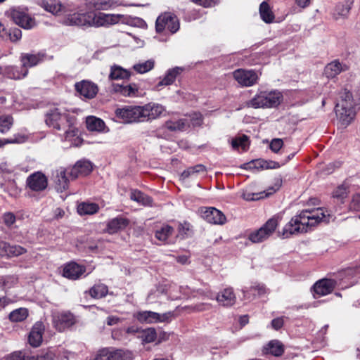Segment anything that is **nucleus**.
<instances>
[{
	"instance_id": "obj_1",
	"label": "nucleus",
	"mask_w": 360,
	"mask_h": 360,
	"mask_svg": "<svg viewBox=\"0 0 360 360\" xmlns=\"http://www.w3.org/2000/svg\"><path fill=\"white\" fill-rule=\"evenodd\" d=\"M166 108L160 103L150 102L143 106H126L115 110L116 117L122 122H143L159 118Z\"/></svg>"
},
{
	"instance_id": "obj_2",
	"label": "nucleus",
	"mask_w": 360,
	"mask_h": 360,
	"mask_svg": "<svg viewBox=\"0 0 360 360\" xmlns=\"http://www.w3.org/2000/svg\"><path fill=\"white\" fill-rule=\"evenodd\" d=\"M329 215H326L321 207L312 210H304L295 216L284 226L283 236H289L307 232L311 227L316 226L321 221H328Z\"/></svg>"
},
{
	"instance_id": "obj_3",
	"label": "nucleus",
	"mask_w": 360,
	"mask_h": 360,
	"mask_svg": "<svg viewBox=\"0 0 360 360\" xmlns=\"http://www.w3.org/2000/svg\"><path fill=\"white\" fill-rule=\"evenodd\" d=\"M360 109V97L344 89L340 93V100L335 106L338 119L342 125L348 126L355 118Z\"/></svg>"
},
{
	"instance_id": "obj_4",
	"label": "nucleus",
	"mask_w": 360,
	"mask_h": 360,
	"mask_svg": "<svg viewBox=\"0 0 360 360\" xmlns=\"http://www.w3.org/2000/svg\"><path fill=\"white\" fill-rule=\"evenodd\" d=\"M283 98V94L278 90L259 91L247 102L246 105L253 108H276L281 104Z\"/></svg>"
},
{
	"instance_id": "obj_5",
	"label": "nucleus",
	"mask_w": 360,
	"mask_h": 360,
	"mask_svg": "<svg viewBox=\"0 0 360 360\" xmlns=\"http://www.w3.org/2000/svg\"><path fill=\"white\" fill-rule=\"evenodd\" d=\"M74 121H75V117L71 116L63 108H52L45 114L46 124L49 127L58 131L67 129L68 125Z\"/></svg>"
},
{
	"instance_id": "obj_6",
	"label": "nucleus",
	"mask_w": 360,
	"mask_h": 360,
	"mask_svg": "<svg viewBox=\"0 0 360 360\" xmlns=\"http://www.w3.org/2000/svg\"><path fill=\"white\" fill-rule=\"evenodd\" d=\"M93 167L91 162L88 160H79L68 169H61L59 172L58 181L60 189H65L68 187L69 179H74L80 176H86L91 173Z\"/></svg>"
},
{
	"instance_id": "obj_7",
	"label": "nucleus",
	"mask_w": 360,
	"mask_h": 360,
	"mask_svg": "<svg viewBox=\"0 0 360 360\" xmlns=\"http://www.w3.org/2000/svg\"><path fill=\"white\" fill-rule=\"evenodd\" d=\"M279 221L278 216L271 217L262 227L248 235L249 240L252 243H260L266 240L275 232Z\"/></svg>"
},
{
	"instance_id": "obj_8",
	"label": "nucleus",
	"mask_w": 360,
	"mask_h": 360,
	"mask_svg": "<svg viewBox=\"0 0 360 360\" xmlns=\"http://www.w3.org/2000/svg\"><path fill=\"white\" fill-rule=\"evenodd\" d=\"M279 221L278 216L271 217L262 227L248 235L249 240L252 243H260L266 240L275 232Z\"/></svg>"
},
{
	"instance_id": "obj_9",
	"label": "nucleus",
	"mask_w": 360,
	"mask_h": 360,
	"mask_svg": "<svg viewBox=\"0 0 360 360\" xmlns=\"http://www.w3.org/2000/svg\"><path fill=\"white\" fill-rule=\"evenodd\" d=\"M157 32L160 33L168 30L172 34L176 32L179 29V21L176 15L170 12H165L160 15L155 22Z\"/></svg>"
},
{
	"instance_id": "obj_10",
	"label": "nucleus",
	"mask_w": 360,
	"mask_h": 360,
	"mask_svg": "<svg viewBox=\"0 0 360 360\" xmlns=\"http://www.w3.org/2000/svg\"><path fill=\"white\" fill-rule=\"evenodd\" d=\"M10 16L13 22L20 27L30 30L35 27L36 21L27 12L22 8H13L10 10Z\"/></svg>"
},
{
	"instance_id": "obj_11",
	"label": "nucleus",
	"mask_w": 360,
	"mask_h": 360,
	"mask_svg": "<svg viewBox=\"0 0 360 360\" xmlns=\"http://www.w3.org/2000/svg\"><path fill=\"white\" fill-rule=\"evenodd\" d=\"M198 212L201 217L210 224L223 225L226 221L224 213L213 207H202L198 210Z\"/></svg>"
},
{
	"instance_id": "obj_12",
	"label": "nucleus",
	"mask_w": 360,
	"mask_h": 360,
	"mask_svg": "<svg viewBox=\"0 0 360 360\" xmlns=\"http://www.w3.org/2000/svg\"><path fill=\"white\" fill-rule=\"evenodd\" d=\"M233 78L241 86H252L259 79L257 72L252 70L238 69L233 72Z\"/></svg>"
},
{
	"instance_id": "obj_13",
	"label": "nucleus",
	"mask_w": 360,
	"mask_h": 360,
	"mask_svg": "<svg viewBox=\"0 0 360 360\" xmlns=\"http://www.w3.org/2000/svg\"><path fill=\"white\" fill-rule=\"evenodd\" d=\"M52 317L54 328L60 332L70 328L76 322L74 315L70 312L54 313Z\"/></svg>"
},
{
	"instance_id": "obj_14",
	"label": "nucleus",
	"mask_w": 360,
	"mask_h": 360,
	"mask_svg": "<svg viewBox=\"0 0 360 360\" xmlns=\"http://www.w3.org/2000/svg\"><path fill=\"white\" fill-rule=\"evenodd\" d=\"M47 186V177L41 172H34L26 179V186L32 191H42L46 188Z\"/></svg>"
},
{
	"instance_id": "obj_15",
	"label": "nucleus",
	"mask_w": 360,
	"mask_h": 360,
	"mask_svg": "<svg viewBox=\"0 0 360 360\" xmlns=\"http://www.w3.org/2000/svg\"><path fill=\"white\" fill-rule=\"evenodd\" d=\"M172 315L171 312L158 314L151 311H142L136 314V318L141 323H155L167 321Z\"/></svg>"
},
{
	"instance_id": "obj_16",
	"label": "nucleus",
	"mask_w": 360,
	"mask_h": 360,
	"mask_svg": "<svg viewBox=\"0 0 360 360\" xmlns=\"http://www.w3.org/2000/svg\"><path fill=\"white\" fill-rule=\"evenodd\" d=\"M120 18V15L105 14L103 13L96 14L91 12L90 26L101 27L114 25L119 22Z\"/></svg>"
},
{
	"instance_id": "obj_17",
	"label": "nucleus",
	"mask_w": 360,
	"mask_h": 360,
	"mask_svg": "<svg viewBox=\"0 0 360 360\" xmlns=\"http://www.w3.org/2000/svg\"><path fill=\"white\" fill-rule=\"evenodd\" d=\"M91 12H83L82 10L67 15L64 23L67 25L90 26Z\"/></svg>"
},
{
	"instance_id": "obj_18",
	"label": "nucleus",
	"mask_w": 360,
	"mask_h": 360,
	"mask_svg": "<svg viewBox=\"0 0 360 360\" xmlns=\"http://www.w3.org/2000/svg\"><path fill=\"white\" fill-rule=\"evenodd\" d=\"M112 91L120 94L125 97H137L141 95L138 84L131 83L129 84H112Z\"/></svg>"
},
{
	"instance_id": "obj_19",
	"label": "nucleus",
	"mask_w": 360,
	"mask_h": 360,
	"mask_svg": "<svg viewBox=\"0 0 360 360\" xmlns=\"http://www.w3.org/2000/svg\"><path fill=\"white\" fill-rule=\"evenodd\" d=\"M44 330L45 326L42 322L37 321L34 324L28 335V342L32 347H38L41 345Z\"/></svg>"
},
{
	"instance_id": "obj_20",
	"label": "nucleus",
	"mask_w": 360,
	"mask_h": 360,
	"mask_svg": "<svg viewBox=\"0 0 360 360\" xmlns=\"http://www.w3.org/2000/svg\"><path fill=\"white\" fill-rule=\"evenodd\" d=\"M75 89L80 96L85 98L91 99L98 93V86L89 81H82L75 84Z\"/></svg>"
},
{
	"instance_id": "obj_21",
	"label": "nucleus",
	"mask_w": 360,
	"mask_h": 360,
	"mask_svg": "<svg viewBox=\"0 0 360 360\" xmlns=\"http://www.w3.org/2000/svg\"><path fill=\"white\" fill-rule=\"evenodd\" d=\"M181 72V69L178 67L168 70L165 76L160 78V80L153 86V89L159 91L164 86L172 84Z\"/></svg>"
},
{
	"instance_id": "obj_22",
	"label": "nucleus",
	"mask_w": 360,
	"mask_h": 360,
	"mask_svg": "<svg viewBox=\"0 0 360 360\" xmlns=\"http://www.w3.org/2000/svg\"><path fill=\"white\" fill-rule=\"evenodd\" d=\"M26 252V249L20 245H10L6 242L0 241V256L1 257H18Z\"/></svg>"
},
{
	"instance_id": "obj_23",
	"label": "nucleus",
	"mask_w": 360,
	"mask_h": 360,
	"mask_svg": "<svg viewBox=\"0 0 360 360\" xmlns=\"http://www.w3.org/2000/svg\"><path fill=\"white\" fill-rule=\"evenodd\" d=\"M86 268L75 262L67 264L63 271V276L68 279L77 280L85 272Z\"/></svg>"
},
{
	"instance_id": "obj_24",
	"label": "nucleus",
	"mask_w": 360,
	"mask_h": 360,
	"mask_svg": "<svg viewBox=\"0 0 360 360\" xmlns=\"http://www.w3.org/2000/svg\"><path fill=\"white\" fill-rule=\"evenodd\" d=\"M336 282L332 279H321L313 285L314 292L318 296H324L330 293L335 287Z\"/></svg>"
},
{
	"instance_id": "obj_25",
	"label": "nucleus",
	"mask_w": 360,
	"mask_h": 360,
	"mask_svg": "<svg viewBox=\"0 0 360 360\" xmlns=\"http://www.w3.org/2000/svg\"><path fill=\"white\" fill-rule=\"evenodd\" d=\"M129 224V220L123 217H117L109 220L106 224L105 231L114 234L124 230Z\"/></svg>"
},
{
	"instance_id": "obj_26",
	"label": "nucleus",
	"mask_w": 360,
	"mask_h": 360,
	"mask_svg": "<svg viewBox=\"0 0 360 360\" xmlns=\"http://www.w3.org/2000/svg\"><path fill=\"white\" fill-rule=\"evenodd\" d=\"M219 305L223 307L233 306L236 300V295L231 288H227L220 291L215 297Z\"/></svg>"
},
{
	"instance_id": "obj_27",
	"label": "nucleus",
	"mask_w": 360,
	"mask_h": 360,
	"mask_svg": "<svg viewBox=\"0 0 360 360\" xmlns=\"http://www.w3.org/2000/svg\"><path fill=\"white\" fill-rule=\"evenodd\" d=\"M75 122L68 125L65 131L63 140L70 143V146H78L82 143V139L78 135V130L75 127Z\"/></svg>"
},
{
	"instance_id": "obj_28",
	"label": "nucleus",
	"mask_w": 360,
	"mask_h": 360,
	"mask_svg": "<svg viewBox=\"0 0 360 360\" xmlns=\"http://www.w3.org/2000/svg\"><path fill=\"white\" fill-rule=\"evenodd\" d=\"M45 58V54L43 53H37L36 54L22 53L20 60L23 68L27 69L37 65L42 62Z\"/></svg>"
},
{
	"instance_id": "obj_29",
	"label": "nucleus",
	"mask_w": 360,
	"mask_h": 360,
	"mask_svg": "<svg viewBox=\"0 0 360 360\" xmlns=\"http://www.w3.org/2000/svg\"><path fill=\"white\" fill-rule=\"evenodd\" d=\"M28 72L27 69L21 67L8 65L2 69V73L8 78L20 79L25 77Z\"/></svg>"
},
{
	"instance_id": "obj_30",
	"label": "nucleus",
	"mask_w": 360,
	"mask_h": 360,
	"mask_svg": "<svg viewBox=\"0 0 360 360\" xmlns=\"http://www.w3.org/2000/svg\"><path fill=\"white\" fill-rule=\"evenodd\" d=\"M38 5L53 15H58L64 8L59 0H39Z\"/></svg>"
},
{
	"instance_id": "obj_31",
	"label": "nucleus",
	"mask_w": 360,
	"mask_h": 360,
	"mask_svg": "<svg viewBox=\"0 0 360 360\" xmlns=\"http://www.w3.org/2000/svg\"><path fill=\"white\" fill-rule=\"evenodd\" d=\"M346 68V65H343L338 60H334L325 67L324 74L328 78H334Z\"/></svg>"
},
{
	"instance_id": "obj_32",
	"label": "nucleus",
	"mask_w": 360,
	"mask_h": 360,
	"mask_svg": "<svg viewBox=\"0 0 360 360\" xmlns=\"http://www.w3.org/2000/svg\"><path fill=\"white\" fill-rule=\"evenodd\" d=\"M131 75L129 70L119 65H113L110 68L109 79L110 80L129 79Z\"/></svg>"
},
{
	"instance_id": "obj_33",
	"label": "nucleus",
	"mask_w": 360,
	"mask_h": 360,
	"mask_svg": "<svg viewBox=\"0 0 360 360\" xmlns=\"http://www.w3.org/2000/svg\"><path fill=\"white\" fill-rule=\"evenodd\" d=\"M130 199L143 206H151L153 200L150 197L139 190H131Z\"/></svg>"
},
{
	"instance_id": "obj_34",
	"label": "nucleus",
	"mask_w": 360,
	"mask_h": 360,
	"mask_svg": "<svg viewBox=\"0 0 360 360\" xmlns=\"http://www.w3.org/2000/svg\"><path fill=\"white\" fill-rule=\"evenodd\" d=\"M284 352L283 345L278 340H271L264 348L265 354H271L275 356H280Z\"/></svg>"
},
{
	"instance_id": "obj_35",
	"label": "nucleus",
	"mask_w": 360,
	"mask_h": 360,
	"mask_svg": "<svg viewBox=\"0 0 360 360\" xmlns=\"http://www.w3.org/2000/svg\"><path fill=\"white\" fill-rule=\"evenodd\" d=\"M99 206L94 202H84L77 206V212L80 215L94 214L98 212Z\"/></svg>"
},
{
	"instance_id": "obj_36",
	"label": "nucleus",
	"mask_w": 360,
	"mask_h": 360,
	"mask_svg": "<svg viewBox=\"0 0 360 360\" xmlns=\"http://www.w3.org/2000/svg\"><path fill=\"white\" fill-rule=\"evenodd\" d=\"M86 127L90 131H103L105 128L104 122L94 116H89L86 120Z\"/></svg>"
},
{
	"instance_id": "obj_37",
	"label": "nucleus",
	"mask_w": 360,
	"mask_h": 360,
	"mask_svg": "<svg viewBox=\"0 0 360 360\" xmlns=\"http://www.w3.org/2000/svg\"><path fill=\"white\" fill-rule=\"evenodd\" d=\"M188 125L186 119L170 120L165 123V127L171 131L184 130Z\"/></svg>"
},
{
	"instance_id": "obj_38",
	"label": "nucleus",
	"mask_w": 360,
	"mask_h": 360,
	"mask_svg": "<svg viewBox=\"0 0 360 360\" xmlns=\"http://www.w3.org/2000/svg\"><path fill=\"white\" fill-rule=\"evenodd\" d=\"M108 292V288L103 283L95 284L89 290L90 296L96 299H100L105 297Z\"/></svg>"
},
{
	"instance_id": "obj_39",
	"label": "nucleus",
	"mask_w": 360,
	"mask_h": 360,
	"mask_svg": "<svg viewBox=\"0 0 360 360\" xmlns=\"http://www.w3.org/2000/svg\"><path fill=\"white\" fill-rule=\"evenodd\" d=\"M259 14L262 20L266 23L272 22L275 18L274 13L272 12L269 5L266 1H263L260 4Z\"/></svg>"
},
{
	"instance_id": "obj_40",
	"label": "nucleus",
	"mask_w": 360,
	"mask_h": 360,
	"mask_svg": "<svg viewBox=\"0 0 360 360\" xmlns=\"http://www.w3.org/2000/svg\"><path fill=\"white\" fill-rule=\"evenodd\" d=\"M174 228L168 224H163L155 233V238L162 242H165L172 235Z\"/></svg>"
},
{
	"instance_id": "obj_41",
	"label": "nucleus",
	"mask_w": 360,
	"mask_h": 360,
	"mask_svg": "<svg viewBox=\"0 0 360 360\" xmlns=\"http://www.w3.org/2000/svg\"><path fill=\"white\" fill-rule=\"evenodd\" d=\"M206 172V167L203 165H197L193 167H190L187 168L186 170H184L181 174V179L185 180L191 176L197 175L198 174L200 173H205Z\"/></svg>"
},
{
	"instance_id": "obj_42",
	"label": "nucleus",
	"mask_w": 360,
	"mask_h": 360,
	"mask_svg": "<svg viewBox=\"0 0 360 360\" xmlns=\"http://www.w3.org/2000/svg\"><path fill=\"white\" fill-rule=\"evenodd\" d=\"M90 8L108 10L114 6L113 0H90L88 3Z\"/></svg>"
},
{
	"instance_id": "obj_43",
	"label": "nucleus",
	"mask_w": 360,
	"mask_h": 360,
	"mask_svg": "<svg viewBox=\"0 0 360 360\" xmlns=\"http://www.w3.org/2000/svg\"><path fill=\"white\" fill-rule=\"evenodd\" d=\"M28 316V310L26 308H19L12 311L8 316L12 322H20Z\"/></svg>"
},
{
	"instance_id": "obj_44",
	"label": "nucleus",
	"mask_w": 360,
	"mask_h": 360,
	"mask_svg": "<svg viewBox=\"0 0 360 360\" xmlns=\"http://www.w3.org/2000/svg\"><path fill=\"white\" fill-rule=\"evenodd\" d=\"M266 292V289L264 285L257 284L251 286L249 290H243L244 297L247 299H250L251 295L253 297L261 296Z\"/></svg>"
},
{
	"instance_id": "obj_45",
	"label": "nucleus",
	"mask_w": 360,
	"mask_h": 360,
	"mask_svg": "<svg viewBox=\"0 0 360 360\" xmlns=\"http://www.w3.org/2000/svg\"><path fill=\"white\" fill-rule=\"evenodd\" d=\"M155 66V61L152 59L148 60L144 62L139 63L133 65V69L139 74H144L152 69Z\"/></svg>"
},
{
	"instance_id": "obj_46",
	"label": "nucleus",
	"mask_w": 360,
	"mask_h": 360,
	"mask_svg": "<svg viewBox=\"0 0 360 360\" xmlns=\"http://www.w3.org/2000/svg\"><path fill=\"white\" fill-rule=\"evenodd\" d=\"M348 193L349 187L345 184H341L333 191L332 197L338 201L343 202V200L347 197Z\"/></svg>"
},
{
	"instance_id": "obj_47",
	"label": "nucleus",
	"mask_w": 360,
	"mask_h": 360,
	"mask_svg": "<svg viewBox=\"0 0 360 360\" xmlns=\"http://www.w3.org/2000/svg\"><path fill=\"white\" fill-rule=\"evenodd\" d=\"M143 342L149 343L153 342L157 337L156 331L153 328H148L145 330H140L138 335Z\"/></svg>"
},
{
	"instance_id": "obj_48",
	"label": "nucleus",
	"mask_w": 360,
	"mask_h": 360,
	"mask_svg": "<svg viewBox=\"0 0 360 360\" xmlns=\"http://www.w3.org/2000/svg\"><path fill=\"white\" fill-rule=\"evenodd\" d=\"M13 124V118L9 115H0V133L8 131Z\"/></svg>"
},
{
	"instance_id": "obj_49",
	"label": "nucleus",
	"mask_w": 360,
	"mask_h": 360,
	"mask_svg": "<svg viewBox=\"0 0 360 360\" xmlns=\"http://www.w3.org/2000/svg\"><path fill=\"white\" fill-rule=\"evenodd\" d=\"M178 236L184 239L190 237L193 234L192 226L187 221L179 223L178 226Z\"/></svg>"
},
{
	"instance_id": "obj_50",
	"label": "nucleus",
	"mask_w": 360,
	"mask_h": 360,
	"mask_svg": "<svg viewBox=\"0 0 360 360\" xmlns=\"http://www.w3.org/2000/svg\"><path fill=\"white\" fill-rule=\"evenodd\" d=\"M248 137L246 135L236 137L231 141V146L234 149L238 150L241 148L242 150L244 151L248 149Z\"/></svg>"
},
{
	"instance_id": "obj_51",
	"label": "nucleus",
	"mask_w": 360,
	"mask_h": 360,
	"mask_svg": "<svg viewBox=\"0 0 360 360\" xmlns=\"http://www.w3.org/2000/svg\"><path fill=\"white\" fill-rule=\"evenodd\" d=\"M276 192V189L270 188L266 193H245L243 194V198L246 200H257L264 197H266Z\"/></svg>"
},
{
	"instance_id": "obj_52",
	"label": "nucleus",
	"mask_w": 360,
	"mask_h": 360,
	"mask_svg": "<svg viewBox=\"0 0 360 360\" xmlns=\"http://www.w3.org/2000/svg\"><path fill=\"white\" fill-rule=\"evenodd\" d=\"M114 359L115 360H133V353L127 349H115L114 350Z\"/></svg>"
},
{
	"instance_id": "obj_53",
	"label": "nucleus",
	"mask_w": 360,
	"mask_h": 360,
	"mask_svg": "<svg viewBox=\"0 0 360 360\" xmlns=\"http://www.w3.org/2000/svg\"><path fill=\"white\" fill-rule=\"evenodd\" d=\"M6 360H37L33 356L27 355L21 351L14 352L6 357Z\"/></svg>"
},
{
	"instance_id": "obj_54",
	"label": "nucleus",
	"mask_w": 360,
	"mask_h": 360,
	"mask_svg": "<svg viewBox=\"0 0 360 360\" xmlns=\"http://www.w3.org/2000/svg\"><path fill=\"white\" fill-rule=\"evenodd\" d=\"M167 288L165 285H159L155 290H151L148 295L147 300L150 302H154L155 298L160 297L161 295L167 293Z\"/></svg>"
},
{
	"instance_id": "obj_55",
	"label": "nucleus",
	"mask_w": 360,
	"mask_h": 360,
	"mask_svg": "<svg viewBox=\"0 0 360 360\" xmlns=\"http://www.w3.org/2000/svg\"><path fill=\"white\" fill-rule=\"evenodd\" d=\"M22 37V32L20 29L14 27L9 29L8 32V37L6 41H11L12 42H16L19 41Z\"/></svg>"
},
{
	"instance_id": "obj_56",
	"label": "nucleus",
	"mask_w": 360,
	"mask_h": 360,
	"mask_svg": "<svg viewBox=\"0 0 360 360\" xmlns=\"http://www.w3.org/2000/svg\"><path fill=\"white\" fill-rule=\"evenodd\" d=\"M349 209L355 212H360V194L355 193L352 195L349 203Z\"/></svg>"
},
{
	"instance_id": "obj_57",
	"label": "nucleus",
	"mask_w": 360,
	"mask_h": 360,
	"mask_svg": "<svg viewBox=\"0 0 360 360\" xmlns=\"http://www.w3.org/2000/svg\"><path fill=\"white\" fill-rule=\"evenodd\" d=\"M4 224L7 227H11L16 221L15 215L13 212H5L2 216Z\"/></svg>"
},
{
	"instance_id": "obj_58",
	"label": "nucleus",
	"mask_w": 360,
	"mask_h": 360,
	"mask_svg": "<svg viewBox=\"0 0 360 360\" xmlns=\"http://www.w3.org/2000/svg\"><path fill=\"white\" fill-rule=\"evenodd\" d=\"M190 117L191 124L193 127L200 126L202 123V116L200 112H193Z\"/></svg>"
},
{
	"instance_id": "obj_59",
	"label": "nucleus",
	"mask_w": 360,
	"mask_h": 360,
	"mask_svg": "<svg viewBox=\"0 0 360 360\" xmlns=\"http://www.w3.org/2000/svg\"><path fill=\"white\" fill-rule=\"evenodd\" d=\"M283 146L281 139H274L270 143V148L274 153H278Z\"/></svg>"
},
{
	"instance_id": "obj_60",
	"label": "nucleus",
	"mask_w": 360,
	"mask_h": 360,
	"mask_svg": "<svg viewBox=\"0 0 360 360\" xmlns=\"http://www.w3.org/2000/svg\"><path fill=\"white\" fill-rule=\"evenodd\" d=\"M193 3L203 7H210L216 4L217 0H192Z\"/></svg>"
},
{
	"instance_id": "obj_61",
	"label": "nucleus",
	"mask_w": 360,
	"mask_h": 360,
	"mask_svg": "<svg viewBox=\"0 0 360 360\" xmlns=\"http://www.w3.org/2000/svg\"><path fill=\"white\" fill-rule=\"evenodd\" d=\"M55 358V354L51 351H47L44 354L38 356L36 359L37 360H53Z\"/></svg>"
},
{
	"instance_id": "obj_62",
	"label": "nucleus",
	"mask_w": 360,
	"mask_h": 360,
	"mask_svg": "<svg viewBox=\"0 0 360 360\" xmlns=\"http://www.w3.org/2000/svg\"><path fill=\"white\" fill-rule=\"evenodd\" d=\"M283 318H276L271 321V326L275 330H278L283 326Z\"/></svg>"
},
{
	"instance_id": "obj_63",
	"label": "nucleus",
	"mask_w": 360,
	"mask_h": 360,
	"mask_svg": "<svg viewBox=\"0 0 360 360\" xmlns=\"http://www.w3.org/2000/svg\"><path fill=\"white\" fill-rule=\"evenodd\" d=\"M105 348L102 349L98 352V353L89 360H105Z\"/></svg>"
},
{
	"instance_id": "obj_64",
	"label": "nucleus",
	"mask_w": 360,
	"mask_h": 360,
	"mask_svg": "<svg viewBox=\"0 0 360 360\" xmlns=\"http://www.w3.org/2000/svg\"><path fill=\"white\" fill-rule=\"evenodd\" d=\"M8 30H9L6 29V27L4 26V25H3L0 22V37L2 39H4V40L6 39V38L8 37Z\"/></svg>"
}]
</instances>
